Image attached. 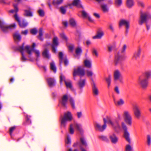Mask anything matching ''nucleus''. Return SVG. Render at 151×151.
<instances>
[{
  "label": "nucleus",
  "mask_w": 151,
  "mask_h": 151,
  "mask_svg": "<svg viewBox=\"0 0 151 151\" xmlns=\"http://www.w3.org/2000/svg\"><path fill=\"white\" fill-rule=\"evenodd\" d=\"M24 44L22 46H19L18 48V50L21 52L22 55L21 59L22 61H24L27 60L24 54V52H26L28 55V57L30 60H33L34 58L32 56V52L35 53V59L37 60L40 56V53L39 50L34 49V47L36 46V44L33 43L32 46L29 45H26L24 47Z\"/></svg>",
  "instance_id": "f257e3e1"
},
{
  "label": "nucleus",
  "mask_w": 151,
  "mask_h": 151,
  "mask_svg": "<svg viewBox=\"0 0 151 151\" xmlns=\"http://www.w3.org/2000/svg\"><path fill=\"white\" fill-rule=\"evenodd\" d=\"M138 24L142 25L145 23L147 29L148 30L150 28L151 24V13L148 11H143L141 10L140 12V17L138 20Z\"/></svg>",
  "instance_id": "f03ea898"
},
{
  "label": "nucleus",
  "mask_w": 151,
  "mask_h": 151,
  "mask_svg": "<svg viewBox=\"0 0 151 151\" xmlns=\"http://www.w3.org/2000/svg\"><path fill=\"white\" fill-rule=\"evenodd\" d=\"M106 120V123L108 124L114 130L117 128L119 127V125L121 121H123V117L122 115L119 113H117L116 119L115 121H113L110 116H107L106 118H103Z\"/></svg>",
  "instance_id": "7ed1b4c3"
},
{
  "label": "nucleus",
  "mask_w": 151,
  "mask_h": 151,
  "mask_svg": "<svg viewBox=\"0 0 151 151\" xmlns=\"http://www.w3.org/2000/svg\"><path fill=\"white\" fill-rule=\"evenodd\" d=\"M16 25L15 23L7 24L3 19H0V28L2 31L4 33L8 32L9 29H15Z\"/></svg>",
  "instance_id": "20e7f679"
},
{
  "label": "nucleus",
  "mask_w": 151,
  "mask_h": 151,
  "mask_svg": "<svg viewBox=\"0 0 151 151\" xmlns=\"http://www.w3.org/2000/svg\"><path fill=\"white\" fill-rule=\"evenodd\" d=\"M122 129L124 131V137L129 142H130V139L129 138V134L128 131V128L127 125L123 121H121L120 122V124L119 125V127H117L115 130V131L117 132L119 130H120Z\"/></svg>",
  "instance_id": "39448f33"
},
{
  "label": "nucleus",
  "mask_w": 151,
  "mask_h": 151,
  "mask_svg": "<svg viewBox=\"0 0 151 151\" xmlns=\"http://www.w3.org/2000/svg\"><path fill=\"white\" fill-rule=\"evenodd\" d=\"M73 119V115L69 111L64 113L63 116L61 119V125L65 127L68 121H70Z\"/></svg>",
  "instance_id": "423d86ee"
},
{
  "label": "nucleus",
  "mask_w": 151,
  "mask_h": 151,
  "mask_svg": "<svg viewBox=\"0 0 151 151\" xmlns=\"http://www.w3.org/2000/svg\"><path fill=\"white\" fill-rule=\"evenodd\" d=\"M76 130L80 132L83 131L82 125L76 122H74L70 125L69 131L70 134H73L74 132V130Z\"/></svg>",
  "instance_id": "0eeeda50"
},
{
  "label": "nucleus",
  "mask_w": 151,
  "mask_h": 151,
  "mask_svg": "<svg viewBox=\"0 0 151 151\" xmlns=\"http://www.w3.org/2000/svg\"><path fill=\"white\" fill-rule=\"evenodd\" d=\"M123 115L124 117V120L127 124L131 126L132 124V117L129 111L124 110L123 112Z\"/></svg>",
  "instance_id": "6e6552de"
},
{
  "label": "nucleus",
  "mask_w": 151,
  "mask_h": 151,
  "mask_svg": "<svg viewBox=\"0 0 151 151\" xmlns=\"http://www.w3.org/2000/svg\"><path fill=\"white\" fill-rule=\"evenodd\" d=\"M85 72L84 67L80 66L77 68H74L73 73V75L74 78L77 75H79L80 77L83 76L85 75Z\"/></svg>",
  "instance_id": "1a4fd4ad"
},
{
  "label": "nucleus",
  "mask_w": 151,
  "mask_h": 151,
  "mask_svg": "<svg viewBox=\"0 0 151 151\" xmlns=\"http://www.w3.org/2000/svg\"><path fill=\"white\" fill-rule=\"evenodd\" d=\"M63 81H64L67 88L70 89L72 91L74 90V88L72 87L71 81L69 80H65V76L61 74L60 76V83L61 84Z\"/></svg>",
  "instance_id": "9d476101"
},
{
  "label": "nucleus",
  "mask_w": 151,
  "mask_h": 151,
  "mask_svg": "<svg viewBox=\"0 0 151 151\" xmlns=\"http://www.w3.org/2000/svg\"><path fill=\"white\" fill-rule=\"evenodd\" d=\"M113 76L114 81H119L120 83H123V78L120 70H114L113 72Z\"/></svg>",
  "instance_id": "9b49d317"
},
{
  "label": "nucleus",
  "mask_w": 151,
  "mask_h": 151,
  "mask_svg": "<svg viewBox=\"0 0 151 151\" xmlns=\"http://www.w3.org/2000/svg\"><path fill=\"white\" fill-rule=\"evenodd\" d=\"M59 42L58 38L55 36L52 39V43L51 45L52 51L54 53H56L57 52V47L59 45Z\"/></svg>",
  "instance_id": "f8f14e48"
},
{
  "label": "nucleus",
  "mask_w": 151,
  "mask_h": 151,
  "mask_svg": "<svg viewBox=\"0 0 151 151\" xmlns=\"http://www.w3.org/2000/svg\"><path fill=\"white\" fill-rule=\"evenodd\" d=\"M103 120L104 124L103 125H101L99 123H96L95 124L96 129L100 131H104L106 129L107 127L106 120L105 119H104Z\"/></svg>",
  "instance_id": "ddd939ff"
},
{
  "label": "nucleus",
  "mask_w": 151,
  "mask_h": 151,
  "mask_svg": "<svg viewBox=\"0 0 151 151\" xmlns=\"http://www.w3.org/2000/svg\"><path fill=\"white\" fill-rule=\"evenodd\" d=\"M134 115L137 119H139L141 116V111L139 107L137 105H135L133 108Z\"/></svg>",
  "instance_id": "4468645a"
},
{
  "label": "nucleus",
  "mask_w": 151,
  "mask_h": 151,
  "mask_svg": "<svg viewBox=\"0 0 151 151\" xmlns=\"http://www.w3.org/2000/svg\"><path fill=\"white\" fill-rule=\"evenodd\" d=\"M69 94L66 93L64 94L59 100L60 103L64 106H66L67 103L68 98L69 97Z\"/></svg>",
  "instance_id": "2eb2a0df"
},
{
  "label": "nucleus",
  "mask_w": 151,
  "mask_h": 151,
  "mask_svg": "<svg viewBox=\"0 0 151 151\" xmlns=\"http://www.w3.org/2000/svg\"><path fill=\"white\" fill-rule=\"evenodd\" d=\"M138 82L143 89H145L147 87L148 83L147 79L146 78H139Z\"/></svg>",
  "instance_id": "dca6fc26"
},
{
  "label": "nucleus",
  "mask_w": 151,
  "mask_h": 151,
  "mask_svg": "<svg viewBox=\"0 0 151 151\" xmlns=\"http://www.w3.org/2000/svg\"><path fill=\"white\" fill-rule=\"evenodd\" d=\"M109 138L111 142L114 144L116 143L118 141V138L114 133H112L109 134Z\"/></svg>",
  "instance_id": "f3484780"
},
{
  "label": "nucleus",
  "mask_w": 151,
  "mask_h": 151,
  "mask_svg": "<svg viewBox=\"0 0 151 151\" xmlns=\"http://www.w3.org/2000/svg\"><path fill=\"white\" fill-rule=\"evenodd\" d=\"M123 59V56L120 55H117L115 56L114 60V63L115 65L120 64Z\"/></svg>",
  "instance_id": "a211bd4d"
},
{
  "label": "nucleus",
  "mask_w": 151,
  "mask_h": 151,
  "mask_svg": "<svg viewBox=\"0 0 151 151\" xmlns=\"http://www.w3.org/2000/svg\"><path fill=\"white\" fill-rule=\"evenodd\" d=\"M123 25H124L126 28V31L127 32L128 29L129 28V22L127 20L124 19L121 20L119 23V26L120 27H122Z\"/></svg>",
  "instance_id": "6ab92c4d"
},
{
  "label": "nucleus",
  "mask_w": 151,
  "mask_h": 151,
  "mask_svg": "<svg viewBox=\"0 0 151 151\" xmlns=\"http://www.w3.org/2000/svg\"><path fill=\"white\" fill-rule=\"evenodd\" d=\"M141 52V49L139 48L137 51L134 53L132 59L134 61L137 60L139 58Z\"/></svg>",
  "instance_id": "aec40b11"
},
{
  "label": "nucleus",
  "mask_w": 151,
  "mask_h": 151,
  "mask_svg": "<svg viewBox=\"0 0 151 151\" xmlns=\"http://www.w3.org/2000/svg\"><path fill=\"white\" fill-rule=\"evenodd\" d=\"M104 35V31L101 29H99L97 32V34L95 36H93V38L95 39L96 38H101Z\"/></svg>",
  "instance_id": "412c9836"
},
{
  "label": "nucleus",
  "mask_w": 151,
  "mask_h": 151,
  "mask_svg": "<svg viewBox=\"0 0 151 151\" xmlns=\"http://www.w3.org/2000/svg\"><path fill=\"white\" fill-rule=\"evenodd\" d=\"M86 79H80L78 82V85L80 89L83 88L85 86Z\"/></svg>",
  "instance_id": "4be33fe9"
},
{
  "label": "nucleus",
  "mask_w": 151,
  "mask_h": 151,
  "mask_svg": "<svg viewBox=\"0 0 151 151\" xmlns=\"http://www.w3.org/2000/svg\"><path fill=\"white\" fill-rule=\"evenodd\" d=\"M13 37L16 42L20 41L21 39V36L18 32H16L14 33Z\"/></svg>",
  "instance_id": "5701e85b"
},
{
  "label": "nucleus",
  "mask_w": 151,
  "mask_h": 151,
  "mask_svg": "<svg viewBox=\"0 0 151 151\" xmlns=\"http://www.w3.org/2000/svg\"><path fill=\"white\" fill-rule=\"evenodd\" d=\"M71 4L70 5L72 7V6H76L78 7H82V6L81 4V2L80 0H74L71 4Z\"/></svg>",
  "instance_id": "b1692460"
},
{
  "label": "nucleus",
  "mask_w": 151,
  "mask_h": 151,
  "mask_svg": "<svg viewBox=\"0 0 151 151\" xmlns=\"http://www.w3.org/2000/svg\"><path fill=\"white\" fill-rule=\"evenodd\" d=\"M80 145V143L78 141H77L74 142L73 145V147L75 148L73 151L72 149L69 148L67 150V151H79L77 148Z\"/></svg>",
  "instance_id": "393cba45"
},
{
  "label": "nucleus",
  "mask_w": 151,
  "mask_h": 151,
  "mask_svg": "<svg viewBox=\"0 0 151 151\" xmlns=\"http://www.w3.org/2000/svg\"><path fill=\"white\" fill-rule=\"evenodd\" d=\"M70 5L71 4H68L64 6L61 7L60 9L61 12L63 14H65L68 8H72V7L70 6Z\"/></svg>",
  "instance_id": "a878e982"
},
{
  "label": "nucleus",
  "mask_w": 151,
  "mask_h": 151,
  "mask_svg": "<svg viewBox=\"0 0 151 151\" xmlns=\"http://www.w3.org/2000/svg\"><path fill=\"white\" fill-rule=\"evenodd\" d=\"M92 90L94 96H96L99 95V90L94 83H93V85Z\"/></svg>",
  "instance_id": "bb28decb"
},
{
  "label": "nucleus",
  "mask_w": 151,
  "mask_h": 151,
  "mask_svg": "<svg viewBox=\"0 0 151 151\" xmlns=\"http://www.w3.org/2000/svg\"><path fill=\"white\" fill-rule=\"evenodd\" d=\"M84 64L86 67L91 68L92 67V61L91 60L86 59L84 60Z\"/></svg>",
  "instance_id": "cd10ccee"
},
{
  "label": "nucleus",
  "mask_w": 151,
  "mask_h": 151,
  "mask_svg": "<svg viewBox=\"0 0 151 151\" xmlns=\"http://www.w3.org/2000/svg\"><path fill=\"white\" fill-rule=\"evenodd\" d=\"M115 104L117 106H121L125 104L124 100L122 98H120L117 100L116 102H114Z\"/></svg>",
  "instance_id": "c85d7f7f"
},
{
  "label": "nucleus",
  "mask_w": 151,
  "mask_h": 151,
  "mask_svg": "<svg viewBox=\"0 0 151 151\" xmlns=\"http://www.w3.org/2000/svg\"><path fill=\"white\" fill-rule=\"evenodd\" d=\"M126 5L128 8H131L134 5L133 0H127Z\"/></svg>",
  "instance_id": "c756f323"
},
{
  "label": "nucleus",
  "mask_w": 151,
  "mask_h": 151,
  "mask_svg": "<svg viewBox=\"0 0 151 151\" xmlns=\"http://www.w3.org/2000/svg\"><path fill=\"white\" fill-rule=\"evenodd\" d=\"M69 23L73 27L76 26L77 24L76 21L72 17L70 18Z\"/></svg>",
  "instance_id": "7c9ffc66"
},
{
  "label": "nucleus",
  "mask_w": 151,
  "mask_h": 151,
  "mask_svg": "<svg viewBox=\"0 0 151 151\" xmlns=\"http://www.w3.org/2000/svg\"><path fill=\"white\" fill-rule=\"evenodd\" d=\"M20 27L22 28L25 27L28 24V22L25 20H23L19 23Z\"/></svg>",
  "instance_id": "2f4dec72"
},
{
  "label": "nucleus",
  "mask_w": 151,
  "mask_h": 151,
  "mask_svg": "<svg viewBox=\"0 0 151 151\" xmlns=\"http://www.w3.org/2000/svg\"><path fill=\"white\" fill-rule=\"evenodd\" d=\"M101 9L104 12H107L109 11V8L106 4H102L101 5Z\"/></svg>",
  "instance_id": "473e14b6"
},
{
  "label": "nucleus",
  "mask_w": 151,
  "mask_h": 151,
  "mask_svg": "<svg viewBox=\"0 0 151 151\" xmlns=\"http://www.w3.org/2000/svg\"><path fill=\"white\" fill-rule=\"evenodd\" d=\"M144 74L146 77L147 79L150 78H151V70H149L146 71Z\"/></svg>",
  "instance_id": "72a5a7b5"
},
{
  "label": "nucleus",
  "mask_w": 151,
  "mask_h": 151,
  "mask_svg": "<svg viewBox=\"0 0 151 151\" xmlns=\"http://www.w3.org/2000/svg\"><path fill=\"white\" fill-rule=\"evenodd\" d=\"M14 8V9H11L8 11V12L10 13H16L18 11V9L17 7V4H13Z\"/></svg>",
  "instance_id": "f704fd0d"
},
{
  "label": "nucleus",
  "mask_w": 151,
  "mask_h": 151,
  "mask_svg": "<svg viewBox=\"0 0 151 151\" xmlns=\"http://www.w3.org/2000/svg\"><path fill=\"white\" fill-rule=\"evenodd\" d=\"M80 142L83 146L86 147L88 145V144L86 142V139L84 137H81L80 138Z\"/></svg>",
  "instance_id": "c9c22d12"
},
{
  "label": "nucleus",
  "mask_w": 151,
  "mask_h": 151,
  "mask_svg": "<svg viewBox=\"0 0 151 151\" xmlns=\"http://www.w3.org/2000/svg\"><path fill=\"white\" fill-rule=\"evenodd\" d=\"M86 73L87 76L89 77H92L96 76V75L91 70H87L86 71Z\"/></svg>",
  "instance_id": "e433bc0d"
},
{
  "label": "nucleus",
  "mask_w": 151,
  "mask_h": 151,
  "mask_svg": "<svg viewBox=\"0 0 151 151\" xmlns=\"http://www.w3.org/2000/svg\"><path fill=\"white\" fill-rule=\"evenodd\" d=\"M125 151H133V149L132 146L130 144H127L126 145L125 149Z\"/></svg>",
  "instance_id": "4c0bfd02"
},
{
  "label": "nucleus",
  "mask_w": 151,
  "mask_h": 151,
  "mask_svg": "<svg viewBox=\"0 0 151 151\" xmlns=\"http://www.w3.org/2000/svg\"><path fill=\"white\" fill-rule=\"evenodd\" d=\"M147 143L148 146L151 145V135L147 134Z\"/></svg>",
  "instance_id": "58836bf2"
},
{
  "label": "nucleus",
  "mask_w": 151,
  "mask_h": 151,
  "mask_svg": "<svg viewBox=\"0 0 151 151\" xmlns=\"http://www.w3.org/2000/svg\"><path fill=\"white\" fill-rule=\"evenodd\" d=\"M47 81L49 85L50 86H53L55 84V81L53 79L49 78L47 79Z\"/></svg>",
  "instance_id": "ea45409f"
},
{
  "label": "nucleus",
  "mask_w": 151,
  "mask_h": 151,
  "mask_svg": "<svg viewBox=\"0 0 151 151\" xmlns=\"http://www.w3.org/2000/svg\"><path fill=\"white\" fill-rule=\"evenodd\" d=\"M39 35L38 37V38L41 40H43V32L42 30V28H40L39 31Z\"/></svg>",
  "instance_id": "a19ab883"
},
{
  "label": "nucleus",
  "mask_w": 151,
  "mask_h": 151,
  "mask_svg": "<svg viewBox=\"0 0 151 151\" xmlns=\"http://www.w3.org/2000/svg\"><path fill=\"white\" fill-rule=\"evenodd\" d=\"M50 68L55 73L56 72V68L53 62H51L50 63Z\"/></svg>",
  "instance_id": "79ce46f5"
},
{
  "label": "nucleus",
  "mask_w": 151,
  "mask_h": 151,
  "mask_svg": "<svg viewBox=\"0 0 151 151\" xmlns=\"http://www.w3.org/2000/svg\"><path fill=\"white\" fill-rule=\"evenodd\" d=\"M64 0H54L52 1V4L56 6L57 5L61 4L63 3Z\"/></svg>",
  "instance_id": "37998d69"
},
{
  "label": "nucleus",
  "mask_w": 151,
  "mask_h": 151,
  "mask_svg": "<svg viewBox=\"0 0 151 151\" xmlns=\"http://www.w3.org/2000/svg\"><path fill=\"white\" fill-rule=\"evenodd\" d=\"M43 56L46 58H49L50 57L48 50L47 49H45L42 53Z\"/></svg>",
  "instance_id": "c03bdc74"
},
{
  "label": "nucleus",
  "mask_w": 151,
  "mask_h": 151,
  "mask_svg": "<svg viewBox=\"0 0 151 151\" xmlns=\"http://www.w3.org/2000/svg\"><path fill=\"white\" fill-rule=\"evenodd\" d=\"M76 55H81L82 53L81 48L80 47H78L76 50Z\"/></svg>",
  "instance_id": "a18cd8bd"
},
{
  "label": "nucleus",
  "mask_w": 151,
  "mask_h": 151,
  "mask_svg": "<svg viewBox=\"0 0 151 151\" xmlns=\"http://www.w3.org/2000/svg\"><path fill=\"white\" fill-rule=\"evenodd\" d=\"M24 15L25 16L31 17L33 16L32 13L29 10H25Z\"/></svg>",
  "instance_id": "49530a36"
},
{
  "label": "nucleus",
  "mask_w": 151,
  "mask_h": 151,
  "mask_svg": "<svg viewBox=\"0 0 151 151\" xmlns=\"http://www.w3.org/2000/svg\"><path fill=\"white\" fill-rule=\"evenodd\" d=\"M69 101L70 104L73 108L75 107V103L73 99L72 98H70L69 99Z\"/></svg>",
  "instance_id": "de8ad7c7"
},
{
  "label": "nucleus",
  "mask_w": 151,
  "mask_h": 151,
  "mask_svg": "<svg viewBox=\"0 0 151 151\" xmlns=\"http://www.w3.org/2000/svg\"><path fill=\"white\" fill-rule=\"evenodd\" d=\"M115 3L116 6H120L122 4V0H115Z\"/></svg>",
  "instance_id": "09e8293b"
},
{
  "label": "nucleus",
  "mask_w": 151,
  "mask_h": 151,
  "mask_svg": "<svg viewBox=\"0 0 151 151\" xmlns=\"http://www.w3.org/2000/svg\"><path fill=\"white\" fill-rule=\"evenodd\" d=\"M115 45L114 44V45H112L111 44H110L108 45L107 46V47L108 48V50L109 51H111L113 48L115 47Z\"/></svg>",
  "instance_id": "8fccbe9b"
},
{
  "label": "nucleus",
  "mask_w": 151,
  "mask_h": 151,
  "mask_svg": "<svg viewBox=\"0 0 151 151\" xmlns=\"http://www.w3.org/2000/svg\"><path fill=\"white\" fill-rule=\"evenodd\" d=\"M60 37L63 40H64L66 41L67 40V38L66 35L63 33H62L60 34Z\"/></svg>",
  "instance_id": "3c124183"
},
{
  "label": "nucleus",
  "mask_w": 151,
  "mask_h": 151,
  "mask_svg": "<svg viewBox=\"0 0 151 151\" xmlns=\"http://www.w3.org/2000/svg\"><path fill=\"white\" fill-rule=\"evenodd\" d=\"M38 12L40 16L42 17L44 15V12L42 9H40L38 10Z\"/></svg>",
  "instance_id": "603ef678"
},
{
  "label": "nucleus",
  "mask_w": 151,
  "mask_h": 151,
  "mask_svg": "<svg viewBox=\"0 0 151 151\" xmlns=\"http://www.w3.org/2000/svg\"><path fill=\"white\" fill-rule=\"evenodd\" d=\"M65 142L66 144H70L71 143V140L70 138L68 136L67 137L65 140Z\"/></svg>",
  "instance_id": "864d4df0"
},
{
  "label": "nucleus",
  "mask_w": 151,
  "mask_h": 151,
  "mask_svg": "<svg viewBox=\"0 0 151 151\" xmlns=\"http://www.w3.org/2000/svg\"><path fill=\"white\" fill-rule=\"evenodd\" d=\"M37 29L36 28H33L30 30V33L32 35H35L37 32Z\"/></svg>",
  "instance_id": "5fc2aeb1"
},
{
  "label": "nucleus",
  "mask_w": 151,
  "mask_h": 151,
  "mask_svg": "<svg viewBox=\"0 0 151 151\" xmlns=\"http://www.w3.org/2000/svg\"><path fill=\"white\" fill-rule=\"evenodd\" d=\"M77 118L79 119L83 116V114L81 111H78L77 113Z\"/></svg>",
  "instance_id": "6e6d98bb"
},
{
  "label": "nucleus",
  "mask_w": 151,
  "mask_h": 151,
  "mask_svg": "<svg viewBox=\"0 0 151 151\" xmlns=\"http://www.w3.org/2000/svg\"><path fill=\"white\" fill-rule=\"evenodd\" d=\"M14 17L15 19L18 22V23L20 21L19 17L18 16L17 14L16 13L14 15Z\"/></svg>",
  "instance_id": "4d7b16f0"
},
{
  "label": "nucleus",
  "mask_w": 151,
  "mask_h": 151,
  "mask_svg": "<svg viewBox=\"0 0 151 151\" xmlns=\"http://www.w3.org/2000/svg\"><path fill=\"white\" fill-rule=\"evenodd\" d=\"M63 55L62 52H60L59 54V57L60 58V63H61L63 61Z\"/></svg>",
  "instance_id": "13d9d810"
},
{
  "label": "nucleus",
  "mask_w": 151,
  "mask_h": 151,
  "mask_svg": "<svg viewBox=\"0 0 151 151\" xmlns=\"http://www.w3.org/2000/svg\"><path fill=\"white\" fill-rule=\"evenodd\" d=\"M99 138L100 139L106 141L107 140V137L106 136L104 135H100L99 136Z\"/></svg>",
  "instance_id": "bf43d9fd"
},
{
  "label": "nucleus",
  "mask_w": 151,
  "mask_h": 151,
  "mask_svg": "<svg viewBox=\"0 0 151 151\" xmlns=\"http://www.w3.org/2000/svg\"><path fill=\"white\" fill-rule=\"evenodd\" d=\"M81 13L82 14V17L83 18H85L87 17V14L86 13V12H85V11H82L81 12Z\"/></svg>",
  "instance_id": "052dcab7"
},
{
  "label": "nucleus",
  "mask_w": 151,
  "mask_h": 151,
  "mask_svg": "<svg viewBox=\"0 0 151 151\" xmlns=\"http://www.w3.org/2000/svg\"><path fill=\"white\" fill-rule=\"evenodd\" d=\"M111 76L109 75L106 78L105 80L107 83L111 82Z\"/></svg>",
  "instance_id": "680f3d73"
},
{
  "label": "nucleus",
  "mask_w": 151,
  "mask_h": 151,
  "mask_svg": "<svg viewBox=\"0 0 151 151\" xmlns=\"http://www.w3.org/2000/svg\"><path fill=\"white\" fill-rule=\"evenodd\" d=\"M138 4L139 6L143 8H144L145 6L144 3L142 1H139Z\"/></svg>",
  "instance_id": "e2e57ef3"
},
{
  "label": "nucleus",
  "mask_w": 151,
  "mask_h": 151,
  "mask_svg": "<svg viewBox=\"0 0 151 151\" xmlns=\"http://www.w3.org/2000/svg\"><path fill=\"white\" fill-rule=\"evenodd\" d=\"M15 128H16L15 127H13L10 128V130H9V132H10V135L11 136H12V132H13L14 130L15 129Z\"/></svg>",
  "instance_id": "0e129e2a"
},
{
  "label": "nucleus",
  "mask_w": 151,
  "mask_h": 151,
  "mask_svg": "<svg viewBox=\"0 0 151 151\" xmlns=\"http://www.w3.org/2000/svg\"><path fill=\"white\" fill-rule=\"evenodd\" d=\"M114 91L117 94H120V91L119 88L117 86H116L115 88Z\"/></svg>",
  "instance_id": "69168bd1"
},
{
  "label": "nucleus",
  "mask_w": 151,
  "mask_h": 151,
  "mask_svg": "<svg viewBox=\"0 0 151 151\" xmlns=\"http://www.w3.org/2000/svg\"><path fill=\"white\" fill-rule=\"evenodd\" d=\"M93 54L96 57H97L98 56V53L97 51L95 49H93Z\"/></svg>",
  "instance_id": "338daca9"
},
{
  "label": "nucleus",
  "mask_w": 151,
  "mask_h": 151,
  "mask_svg": "<svg viewBox=\"0 0 151 151\" xmlns=\"http://www.w3.org/2000/svg\"><path fill=\"white\" fill-rule=\"evenodd\" d=\"M28 30H25L24 31H22L21 32V34L22 35H26L28 34Z\"/></svg>",
  "instance_id": "774afa93"
}]
</instances>
